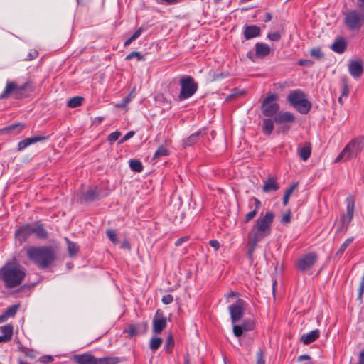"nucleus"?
<instances>
[{"label":"nucleus","instance_id":"obj_1","mask_svg":"<svg viewBox=\"0 0 364 364\" xmlns=\"http://www.w3.org/2000/svg\"><path fill=\"white\" fill-rule=\"evenodd\" d=\"M26 277V268L16 259L8 260L0 267V284L6 289L20 287Z\"/></svg>","mask_w":364,"mask_h":364},{"label":"nucleus","instance_id":"obj_2","mask_svg":"<svg viewBox=\"0 0 364 364\" xmlns=\"http://www.w3.org/2000/svg\"><path fill=\"white\" fill-rule=\"evenodd\" d=\"M274 218V214L272 211H268L263 216H259L255 220L248 233L250 245L249 257H252L258 242L271 234L272 224Z\"/></svg>","mask_w":364,"mask_h":364},{"label":"nucleus","instance_id":"obj_3","mask_svg":"<svg viewBox=\"0 0 364 364\" xmlns=\"http://www.w3.org/2000/svg\"><path fill=\"white\" fill-rule=\"evenodd\" d=\"M26 251L28 259L41 269L47 268L55 258L54 250L50 247L30 246Z\"/></svg>","mask_w":364,"mask_h":364},{"label":"nucleus","instance_id":"obj_4","mask_svg":"<svg viewBox=\"0 0 364 364\" xmlns=\"http://www.w3.org/2000/svg\"><path fill=\"white\" fill-rule=\"evenodd\" d=\"M287 100L301 114L308 113L311 107V102L306 98L304 92L301 90H296L290 92L287 96Z\"/></svg>","mask_w":364,"mask_h":364},{"label":"nucleus","instance_id":"obj_5","mask_svg":"<svg viewBox=\"0 0 364 364\" xmlns=\"http://www.w3.org/2000/svg\"><path fill=\"white\" fill-rule=\"evenodd\" d=\"M364 148V137L358 136L350 140L343 149V161L356 158Z\"/></svg>","mask_w":364,"mask_h":364},{"label":"nucleus","instance_id":"obj_6","mask_svg":"<svg viewBox=\"0 0 364 364\" xmlns=\"http://www.w3.org/2000/svg\"><path fill=\"white\" fill-rule=\"evenodd\" d=\"M29 88L30 83L28 82L18 85L15 82L8 81L4 92L0 95V99H6L9 95H13L15 99H21L25 96L24 92Z\"/></svg>","mask_w":364,"mask_h":364},{"label":"nucleus","instance_id":"obj_7","mask_svg":"<svg viewBox=\"0 0 364 364\" xmlns=\"http://www.w3.org/2000/svg\"><path fill=\"white\" fill-rule=\"evenodd\" d=\"M181 90L178 99L183 100L192 97L198 90V85L189 75H184L180 80Z\"/></svg>","mask_w":364,"mask_h":364},{"label":"nucleus","instance_id":"obj_8","mask_svg":"<svg viewBox=\"0 0 364 364\" xmlns=\"http://www.w3.org/2000/svg\"><path fill=\"white\" fill-rule=\"evenodd\" d=\"M344 21L350 31H358L364 23V11L353 10L347 13Z\"/></svg>","mask_w":364,"mask_h":364},{"label":"nucleus","instance_id":"obj_9","mask_svg":"<svg viewBox=\"0 0 364 364\" xmlns=\"http://www.w3.org/2000/svg\"><path fill=\"white\" fill-rule=\"evenodd\" d=\"M277 95L274 93L267 94L262 103V111L264 115L272 117L278 112L279 105L277 102Z\"/></svg>","mask_w":364,"mask_h":364},{"label":"nucleus","instance_id":"obj_10","mask_svg":"<svg viewBox=\"0 0 364 364\" xmlns=\"http://www.w3.org/2000/svg\"><path fill=\"white\" fill-rule=\"evenodd\" d=\"M245 301L242 299L237 301L228 306L230 314L231 321L236 323L239 321L243 316L245 312Z\"/></svg>","mask_w":364,"mask_h":364},{"label":"nucleus","instance_id":"obj_11","mask_svg":"<svg viewBox=\"0 0 364 364\" xmlns=\"http://www.w3.org/2000/svg\"><path fill=\"white\" fill-rule=\"evenodd\" d=\"M317 255L316 253L311 252L303 255L296 262V267L300 271H306L310 269L316 262Z\"/></svg>","mask_w":364,"mask_h":364},{"label":"nucleus","instance_id":"obj_12","mask_svg":"<svg viewBox=\"0 0 364 364\" xmlns=\"http://www.w3.org/2000/svg\"><path fill=\"white\" fill-rule=\"evenodd\" d=\"M346 214L343 215V230L344 228H346V230L347 229V225L350 224L353 217L355 199L353 196H350L346 199Z\"/></svg>","mask_w":364,"mask_h":364},{"label":"nucleus","instance_id":"obj_13","mask_svg":"<svg viewBox=\"0 0 364 364\" xmlns=\"http://www.w3.org/2000/svg\"><path fill=\"white\" fill-rule=\"evenodd\" d=\"M348 69L350 75L355 79L360 77L363 73V63L360 60H350L348 65Z\"/></svg>","mask_w":364,"mask_h":364},{"label":"nucleus","instance_id":"obj_14","mask_svg":"<svg viewBox=\"0 0 364 364\" xmlns=\"http://www.w3.org/2000/svg\"><path fill=\"white\" fill-rule=\"evenodd\" d=\"M33 234L32 225L26 224L16 230L15 236L20 243L27 241Z\"/></svg>","mask_w":364,"mask_h":364},{"label":"nucleus","instance_id":"obj_15","mask_svg":"<svg viewBox=\"0 0 364 364\" xmlns=\"http://www.w3.org/2000/svg\"><path fill=\"white\" fill-rule=\"evenodd\" d=\"M254 328V322L251 320H245L241 325H235L232 331L236 337H240L243 332L252 331Z\"/></svg>","mask_w":364,"mask_h":364},{"label":"nucleus","instance_id":"obj_16","mask_svg":"<svg viewBox=\"0 0 364 364\" xmlns=\"http://www.w3.org/2000/svg\"><path fill=\"white\" fill-rule=\"evenodd\" d=\"M73 360L77 364H97V358L91 353H86L80 355H75Z\"/></svg>","mask_w":364,"mask_h":364},{"label":"nucleus","instance_id":"obj_17","mask_svg":"<svg viewBox=\"0 0 364 364\" xmlns=\"http://www.w3.org/2000/svg\"><path fill=\"white\" fill-rule=\"evenodd\" d=\"M166 326V318L162 315H159L158 312L153 318V331L158 334L160 333Z\"/></svg>","mask_w":364,"mask_h":364},{"label":"nucleus","instance_id":"obj_18","mask_svg":"<svg viewBox=\"0 0 364 364\" xmlns=\"http://www.w3.org/2000/svg\"><path fill=\"white\" fill-rule=\"evenodd\" d=\"M294 119V114L290 112H280L274 118V121L278 124L291 123Z\"/></svg>","mask_w":364,"mask_h":364},{"label":"nucleus","instance_id":"obj_19","mask_svg":"<svg viewBox=\"0 0 364 364\" xmlns=\"http://www.w3.org/2000/svg\"><path fill=\"white\" fill-rule=\"evenodd\" d=\"M46 136H33L26 138L18 144L17 151H21L29 146L31 144H36L39 141H42L46 139Z\"/></svg>","mask_w":364,"mask_h":364},{"label":"nucleus","instance_id":"obj_20","mask_svg":"<svg viewBox=\"0 0 364 364\" xmlns=\"http://www.w3.org/2000/svg\"><path fill=\"white\" fill-rule=\"evenodd\" d=\"M147 330L146 324L130 325L128 327V335L130 338L144 334Z\"/></svg>","mask_w":364,"mask_h":364},{"label":"nucleus","instance_id":"obj_21","mask_svg":"<svg viewBox=\"0 0 364 364\" xmlns=\"http://www.w3.org/2000/svg\"><path fill=\"white\" fill-rule=\"evenodd\" d=\"M252 201H254L255 203V208L254 210L250 211L245 215L244 218V222L245 223H249L252 219H253L256 216L261 206V202L258 198L252 197L250 199L249 202L250 203Z\"/></svg>","mask_w":364,"mask_h":364},{"label":"nucleus","instance_id":"obj_22","mask_svg":"<svg viewBox=\"0 0 364 364\" xmlns=\"http://www.w3.org/2000/svg\"><path fill=\"white\" fill-rule=\"evenodd\" d=\"M320 336L318 329L313 330L307 333L303 334L301 337V341L306 345L315 341Z\"/></svg>","mask_w":364,"mask_h":364},{"label":"nucleus","instance_id":"obj_23","mask_svg":"<svg viewBox=\"0 0 364 364\" xmlns=\"http://www.w3.org/2000/svg\"><path fill=\"white\" fill-rule=\"evenodd\" d=\"M271 52L270 47L264 43H257L255 44V54L259 58H264Z\"/></svg>","mask_w":364,"mask_h":364},{"label":"nucleus","instance_id":"obj_24","mask_svg":"<svg viewBox=\"0 0 364 364\" xmlns=\"http://www.w3.org/2000/svg\"><path fill=\"white\" fill-rule=\"evenodd\" d=\"M260 35V28L255 26H248L245 28L244 36L245 39L249 40Z\"/></svg>","mask_w":364,"mask_h":364},{"label":"nucleus","instance_id":"obj_25","mask_svg":"<svg viewBox=\"0 0 364 364\" xmlns=\"http://www.w3.org/2000/svg\"><path fill=\"white\" fill-rule=\"evenodd\" d=\"M279 188L278 183L274 178H269L264 183L262 190L265 193L276 191Z\"/></svg>","mask_w":364,"mask_h":364},{"label":"nucleus","instance_id":"obj_26","mask_svg":"<svg viewBox=\"0 0 364 364\" xmlns=\"http://www.w3.org/2000/svg\"><path fill=\"white\" fill-rule=\"evenodd\" d=\"M33 234L39 239H46L48 232L42 224H35L32 225Z\"/></svg>","mask_w":364,"mask_h":364},{"label":"nucleus","instance_id":"obj_27","mask_svg":"<svg viewBox=\"0 0 364 364\" xmlns=\"http://www.w3.org/2000/svg\"><path fill=\"white\" fill-rule=\"evenodd\" d=\"M298 154L299 157L306 161L311 156V145L309 143L305 144L302 147L298 149Z\"/></svg>","mask_w":364,"mask_h":364},{"label":"nucleus","instance_id":"obj_28","mask_svg":"<svg viewBox=\"0 0 364 364\" xmlns=\"http://www.w3.org/2000/svg\"><path fill=\"white\" fill-rule=\"evenodd\" d=\"M201 134L202 130H198L190 135L186 140L183 141V146H191L197 143L201 136Z\"/></svg>","mask_w":364,"mask_h":364},{"label":"nucleus","instance_id":"obj_29","mask_svg":"<svg viewBox=\"0 0 364 364\" xmlns=\"http://www.w3.org/2000/svg\"><path fill=\"white\" fill-rule=\"evenodd\" d=\"M98 196V191L97 190V188H90L87 190L83 195H82V200L87 202H90L95 200Z\"/></svg>","mask_w":364,"mask_h":364},{"label":"nucleus","instance_id":"obj_30","mask_svg":"<svg viewBox=\"0 0 364 364\" xmlns=\"http://www.w3.org/2000/svg\"><path fill=\"white\" fill-rule=\"evenodd\" d=\"M18 307L19 306L18 305H13L9 307L4 314L0 316V321H4L9 317H13L16 314Z\"/></svg>","mask_w":364,"mask_h":364},{"label":"nucleus","instance_id":"obj_31","mask_svg":"<svg viewBox=\"0 0 364 364\" xmlns=\"http://www.w3.org/2000/svg\"><path fill=\"white\" fill-rule=\"evenodd\" d=\"M274 120L272 119H264L263 120L262 130L265 134L269 135L274 129Z\"/></svg>","mask_w":364,"mask_h":364},{"label":"nucleus","instance_id":"obj_32","mask_svg":"<svg viewBox=\"0 0 364 364\" xmlns=\"http://www.w3.org/2000/svg\"><path fill=\"white\" fill-rule=\"evenodd\" d=\"M130 168L137 173H140L143 171V165L139 160L131 159L129 161Z\"/></svg>","mask_w":364,"mask_h":364},{"label":"nucleus","instance_id":"obj_33","mask_svg":"<svg viewBox=\"0 0 364 364\" xmlns=\"http://www.w3.org/2000/svg\"><path fill=\"white\" fill-rule=\"evenodd\" d=\"M97 364H118L119 358L118 357H104L97 358Z\"/></svg>","mask_w":364,"mask_h":364},{"label":"nucleus","instance_id":"obj_34","mask_svg":"<svg viewBox=\"0 0 364 364\" xmlns=\"http://www.w3.org/2000/svg\"><path fill=\"white\" fill-rule=\"evenodd\" d=\"M0 332L1 335L11 339L13 335V326L11 324H6L0 327Z\"/></svg>","mask_w":364,"mask_h":364},{"label":"nucleus","instance_id":"obj_35","mask_svg":"<svg viewBox=\"0 0 364 364\" xmlns=\"http://www.w3.org/2000/svg\"><path fill=\"white\" fill-rule=\"evenodd\" d=\"M169 154L168 149L165 146H160L156 151L153 159H156L161 156H166Z\"/></svg>","mask_w":364,"mask_h":364},{"label":"nucleus","instance_id":"obj_36","mask_svg":"<svg viewBox=\"0 0 364 364\" xmlns=\"http://www.w3.org/2000/svg\"><path fill=\"white\" fill-rule=\"evenodd\" d=\"M83 98L81 97H74L70 98L67 103L68 107H77L81 105Z\"/></svg>","mask_w":364,"mask_h":364},{"label":"nucleus","instance_id":"obj_37","mask_svg":"<svg viewBox=\"0 0 364 364\" xmlns=\"http://www.w3.org/2000/svg\"><path fill=\"white\" fill-rule=\"evenodd\" d=\"M162 343V339L158 337L152 338L150 341V348L153 351H156L159 348Z\"/></svg>","mask_w":364,"mask_h":364},{"label":"nucleus","instance_id":"obj_38","mask_svg":"<svg viewBox=\"0 0 364 364\" xmlns=\"http://www.w3.org/2000/svg\"><path fill=\"white\" fill-rule=\"evenodd\" d=\"M331 48L337 53H341V37L336 38L334 43L331 45Z\"/></svg>","mask_w":364,"mask_h":364},{"label":"nucleus","instance_id":"obj_39","mask_svg":"<svg viewBox=\"0 0 364 364\" xmlns=\"http://www.w3.org/2000/svg\"><path fill=\"white\" fill-rule=\"evenodd\" d=\"M107 236L108 238L113 242V243H117L119 242V240L117 236V233L115 230L112 229H108L106 231Z\"/></svg>","mask_w":364,"mask_h":364},{"label":"nucleus","instance_id":"obj_40","mask_svg":"<svg viewBox=\"0 0 364 364\" xmlns=\"http://www.w3.org/2000/svg\"><path fill=\"white\" fill-rule=\"evenodd\" d=\"M310 54L312 57L317 60H320L323 57V53L318 48H312L310 51Z\"/></svg>","mask_w":364,"mask_h":364},{"label":"nucleus","instance_id":"obj_41","mask_svg":"<svg viewBox=\"0 0 364 364\" xmlns=\"http://www.w3.org/2000/svg\"><path fill=\"white\" fill-rule=\"evenodd\" d=\"M134 58H137L139 60H144V56L141 55V53L140 52H137V51H132V53H130L127 57H126V59L127 60H131Z\"/></svg>","mask_w":364,"mask_h":364},{"label":"nucleus","instance_id":"obj_42","mask_svg":"<svg viewBox=\"0 0 364 364\" xmlns=\"http://www.w3.org/2000/svg\"><path fill=\"white\" fill-rule=\"evenodd\" d=\"M120 136H121V132H119L118 131L114 132L111 133L110 134H109L108 141L110 142V144H112L114 141H116L117 140H118V139L119 138Z\"/></svg>","mask_w":364,"mask_h":364},{"label":"nucleus","instance_id":"obj_43","mask_svg":"<svg viewBox=\"0 0 364 364\" xmlns=\"http://www.w3.org/2000/svg\"><path fill=\"white\" fill-rule=\"evenodd\" d=\"M68 251L71 255L77 253V252L78 251V247L75 243L68 240Z\"/></svg>","mask_w":364,"mask_h":364},{"label":"nucleus","instance_id":"obj_44","mask_svg":"<svg viewBox=\"0 0 364 364\" xmlns=\"http://www.w3.org/2000/svg\"><path fill=\"white\" fill-rule=\"evenodd\" d=\"M174 346V342L171 336L166 340V349L168 353H171Z\"/></svg>","mask_w":364,"mask_h":364},{"label":"nucleus","instance_id":"obj_45","mask_svg":"<svg viewBox=\"0 0 364 364\" xmlns=\"http://www.w3.org/2000/svg\"><path fill=\"white\" fill-rule=\"evenodd\" d=\"M267 38L272 41H278L281 38V35L277 32L269 33Z\"/></svg>","mask_w":364,"mask_h":364},{"label":"nucleus","instance_id":"obj_46","mask_svg":"<svg viewBox=\"0 0 364 364\" xmlns=\"http://www.w3.org/2000/svg\"><path fill=\"white\" fill-rule=\"evenodd\" d=\"M132 97V94H129L128 96H127L123 100L122 102L117 104V107H121V108H124L129 103V102L131 101Z\"/></svg>","mask_w":364,"mask_h":364},{"label":"nucleus","instance_id":"obj_47","mask_svg":"<svg viewBox=\"0 0 364 364\" xmlns=\"http://www.w3.org/2000/svg\"><path fill=\"white\" fill-rule=\"evenodd\" d=\"M38 55V52L36 50H31L26 58L27 60H32L35 58H36Z\"/></svg>","mask_w":364,"mask_h":364},{"label":"nucleus","instance_id":"obj_48","mask_svg":"<svg viewBox=\"0 0 364 364\" xmlns=\"http://www.w3.org/2000/svg\"><path fill=\"white\" fill-rule=\"evenodd\" d=\"M257 364H265L263 352L259 350L257 354Z\"/></svg>","mask_w":364,"mask_h":364},{"label":"nucleus","instance_id":"obj_49","mask_svg":"<svg viewBox=\"0 0 364 364\" xmlns=\"http://www.w3.org/2000/svg\"><path fill=\"white\" fill-rule=\"evenodd\" d=\"M173 301V297L172 295L171 294H166V295H164L163 297H162V302L164 304H171L172 301Z\"/></svg>","mask_w":364,"mask_h":364},{"label":"nucleus","instance_id":"obj_50","mask_svg":"<svg viewBox=\"0 0 364 364\" xmlns=\"http://www.w3.org/2000/svg\"><path fill=\"white\" fill-rule=\"evenodd\" d=\"M53 360H54V359H53V356L48 355L41 356L39 358V361L41 363H50V362H53Z\"/></svg>","mask_w":364,"mask_h":364},{"label":"nucleus","instance_id":"obj_51","mask_svg":"<svg viewBox=\"0 0 364 364\" xmlns=\"http://www.w3.org/2000/svg\"><path fill=\"white\" fill-rule=\"evenodd\" d=\"M291 221V213L289 211L288 213H285L281 220V222L284 224H287L290 223Z\"/></svg>","mask_w":364,"mask_h":364},{"label":"nucleus","instance_id":"obj_52","mask_svg":"<svg viewBox=\"0 0 364 364\" xmlns=\"http://www.w3.org/2000/svg\"><path fill=\"white\" fill-rule=\"evenodd\" d=\"M297 183L292 184L286 191L284 193L285 196L290 197L296 188Z\"/></svg>","mask_w":364,"mask_h":364},{"label":"nucleus","instance_id":"obj_53","mask_svg":"<svg viewBox=\"0 0 364 364\" xmlns=\"http://www.w3.org/2000/svg\"><path fill=\"white\" fill-rule=\"evenodd\" d=\"M134 134V132L133 131H130L129 132H127L124 136L123 138L121 139L120 141V143H123L126 141H127L128 139H129L130 138H132Z\"/></svg>","mask_w":364,"mask_h":364},{"label":"nucleus","instance_id":"obj_54","mask_svg":"<svg viewBox=\"0 0 364 364\" xmlns=\"http://www.w3.org/2000/svg\"><path fill=\"white\" fill-rule=\"evenodd\" d=\"M210 245L215 249V250H218L220 248V243L218 240H212L209 242Z\"/></svg>","mask_w":364,"mask_h":364},{"label":"nucleus","instance_id":"obj_55","mask_svg":"<svg viewBox=\"0 0 364 364\" xmlns=\"http://www.w3.org/2000/svg\"><path fill=\"white\" fill-rule=\"evenodd\" d=\"M298 63L301 66H311L313 64L312 61L304 59L300 60Z\"/></svg>","mask_w":364,"mask_h":364},{"label":"nucleus","instance_id":"obj_56","mask_svg":"<svg viewBox=\"0 0 364 364\" xmlns=\"http://www.w3.org/2000/svg\"><path fill=\"white\" fill-rule=\"evenodd\" d=\"M143 29L141 28H139L137 31L134 32V33L131 36L132 39L135 41L137 39L141 34Z\"/></svg>","mask_w":364,"mask_h":364},{"label":"nucleus","instance_id":"obj_57","mask_svg":"<svg viewBox=\"0 0 364 364\" xmlns=\"http://www.w3.org/2000/svg\"><path fill=\"white\" fill-rule=\"evenodd\" d=\"M349 90L347 84L346 83L344 79H343V97L347 96L348 95Z\"/></svg>","mask_w":364,"mask_h":364},{"label":"nucleus","instance_id":"obj_58","mask_svg":"<svg viewBox=\"0 0 364 364\" xmlns=\"http://www.w3.org/2000/svg\"><path fill=\"white\" fill-rule=\"evenodd\" d=\"M158 1L166 3L168 5H172L178 3L181 0H158Z\"/></svg>","mask_w":364,"mask_h":364},{"label":"nucleus","instance_id":"obj_59","mask_svg":"<svg viewBox=\"0 0 364 364\" xmlns=\"http://www.w3.org/2000/svg\"><path fill=\"white\" fill-rule=\"evenodd\" d=\"M363 292H364V276L362 277L361 282L360 284L359 297L362 296V294Z\"/></svg>","mask_w":364,"mask_h":364},{"label":"nucleus","instance_id":"obj_60","mask_svg":"<svg viewBox=\"0 0 364 364\" xmlns=\"http://www.w3.org/2000/svg\"><path fill=\"white\" fill-rule=\"evenodd\" d=\"M188 240V237H181L179 239H178L175 243V245L176 246H179L180 245H181L183 242H186L187 240Z\"/></svg>","mask_w":364,"mask_h":364},{"label":"nucleus","instance_id":"obj_61","mask_svg":"<svg viewBox=\"0 0 364 364\" xmlns=\"http://www.w3.org/2000/svg\"><path fill=\"white\" fill-rule=\"evenodd\" d=\"M354 238L353 237H350L349 238H348L343 243V250L348 247L353 241Z\"/></svg>","mask_w":364,"mask_h":364},{"label":"nucleus","instance_id":"obj_62","mask_svg":"<svg viewBox=\"0 0 364 364\" xmlns=\"http://www.w3.org/2000/svg\"><path fill=\"white\" fill-rule=\"evenodd\" d=\"M358 364H364V348L360 353Z\"/></svg>","mask_w":364,"mask_h":364},{"label":"nucleus","instance_id":"obj_63","mask_svg":"<svg viewBox=\"0 0 364 364\" xmlns=\"http://www.w3.org/2000/svg\"><path fill=\"white\" fill-rule=\"evenodd\" d=\"M358 6L360 10L364 11V0H358Z\"/></svg>","mask_w":364,"mask_h":364},{"label":"nucleus","instance_id":"obj_64","mask_svg":"<svg viewBox=\"0 0 364 364\" xmlns=\"http://www.w3.org/2000/svg\"><path fill=\"white\" fill-rule=\"evenodd\" d=\"M11 339L9 338H7L6 336H4V335H0V343H7Z\"/></svg>","mask_w":364,"mask_h":364}]
</instances>
